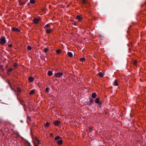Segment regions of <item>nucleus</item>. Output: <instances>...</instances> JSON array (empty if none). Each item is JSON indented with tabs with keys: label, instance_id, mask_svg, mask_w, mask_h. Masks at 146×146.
<instances>
[{
	"label": "nucleus",
	"instance_id": "f257e3e1",
	"mask_svg": "<svg viewBox=\"0 0 146 146\" xmlns=\"http://www.w3.org/2000/svg\"><path fill=\"white\" fill-rule=\"evenodd\" d=\"M11 29L13 32L15 33H18L20 32V30L17 28L13 27Z\"/></svg>",
	"mask_w": 146,
	"mask_h": 146
},
{
	"label": "nucleus",
	"instance_id": "f03ea898",
	"mask_svg": "<svg viewBox=\"0 0 146 146\" xmlns=\"http://www.w3.org/2000/svg\"><path fill=\"white\" fill-rule=\"evenodd\" d=\"M40 21V19L36 18H35L33 20L34 23L36 24H38L39 23Z\"/></svg>",
	"mask_w": 146,
	"mask_h": 146
},
{
	"label": "nucleus",
	"instance_id": "7ed1b4c3",
	"mask_svg": "<svg viewBox=\"0 0 146 146\" xmlns=\"http://www.w3.org/2000/svg\"><path fill=\"white\" fill-rule=\"evenodd\" d=\"M6 42V40L5 37H2L1 39L0 44L2 45H3Z\"/></svg>",
	"mask_w": 146,
	"mask_h": 146
},
{
	"label": "nucleus",
	"instance_id": "20e7f679",
	"mask_svg": "<svg viewBox=\"0 0 146 146\" xmlns=\"http://www.w3.org/2000/svg\"><path fill=\"white\" fill-rule=\"evenodd\" d=\"M45 30L46 33L47 34H49L52 32V28H51L48 29H45Z\"/></svg>",
	"mask_w": 146,
	"mask_h": 146
},
{
	"label": "nucleus",
	"instance_id": "39448f33",
	"mask_svg": "<svg viewBox=\"0 0 146 146\" xmlns=\"http://www.w3.org/2000/svg\"><path fill=\"white\" fill-rule=\"evenodd\" d=\"M55 74L56 77L58 78L61 77L63 74L62 73L58 72L55 73Z\"/></svg>",
	"mask_w": 146,
	"mask_h": 146
},
{
	"label": "nucleus",
	"instance_id": "423d86ee",
	"mask_svg": "<svg viewBox=\"0 0 146 146\" xmlns=\"http://www.w3.org/2000/svg\"><path fill=\"white\" fill-rule=\"evenodd\" d=\"M54 124L57 126H58L60 124V122L58 120H56L54 122Z\"/></svg>",
	"mask_w": 146,
	"mask_h": 146
},
{
	"label": "nucleus",
	"instance_id": "0eeeda50",
	"mask_svg": "<svg viewBox=\"0 0 146 146\" xmlns=\"http://www.w3.org/2000/svg\"><path fill=\"white\" fill-rule=\"evenodd\" d=\"M51 28L50 25L49 24H47L45 25L44 27V29H48Z\"/></svg>",
	"mask_w": 146,
	"mask_h": 146
},
{
	"label": "nucleus",
	"instance_id": "6e6552de",
	"mask_svg": "<svg viewBox=\"0 0 146 146\" xmlns=\"http://www.w3.org/2000/svg\"><path fill=\"white\" fill-rule=\"evenodd\" d=\"M76 18L80 21L83 18L82 17L80 16L77 15L76 17Z\"/></svg>",
	"mask_w": 146,
	"mask_h": 146
},
{
	"label": "nucleus",
	"instance_id": "1a4fd4ad",
	"mask_svg": "<svg viewBox=\"0 0 146 146\" xmlns=\"http://www.w3.org/2000/svg\"><path fill=\"white\" fill-rule=\"evenodd\" d=\"M29 81L30 82H32L34 80V78L33 77H30L29 78Z\"/></svg>",
	"mask_w": 146,
	"mask_h": 146
},
{
	"label": "nucleus",
	"instance_id": "9d476101",
	"mask_svg": "<svg viewBox=\"0 0 146 146\" xmlns=\"http://www.w3.org/2000/svg\"><path fill=\"white\" fill-rule=\"evenodd\" d=\"M57 143L58 145H61L62 143V139H60L57 141Z\"/></svg>",
	"mask_w": 146,
	"mask_h": 146
},
{
	"label": "nucleus",
	"instance_id": "9b49d317",
	"mask_svg": "<svg viewBox=\"0 0 146 146\" xmlns=\"http://www.w3.org/2000/svg\"><path fill=\"white\" fill-rule=\"evenodd\" d=\"M4 68L3 66L0 65V71H4Z\"/></svg>",
	"mask_w": 146,
	"mask_h": 146
},
{
	"label": "nucleus",
	"instance_id": "f8f14e48",
	"mask_svg": "<svg viewBox=\"0 0 146 146\" xmlns=\"http://www.w3.org/2000/svg\"><path fill=\"white\" fill-rule=\"evenodd\" d=\"M49 49L48 47L45 48L43 50V51L45 53Z\"/></svg>",
	"mask_w": 146,
	"mask_h": 146
},
{
	"label": "nucleus",
	"instance_id": "ddd939ff",
	"mask_svg": "<svg viewBox=\"0 0 146 146\" xmlns=\"http://www.w3.org/2000/svg\"><path fill=\"white\" fill-rule=\"evenodd\" d=\"M104 73L101 72H100L98 73V74L101 77H103L104 76Z\"/></svg>",
	"mask_w": 146,
	"mask_h": 146
},
{
	"label": "nucleus",
	"instance_id": "4468645a",
	"mask_svg": "<svg viewBox=\"0 0 146 146\" xmlns=\"http://www.w3.org/2000/svg\"><path fill=\"white\" fill-rule=\"evenodd\" d=\"M50 125V123L48 122H47L45 124L44 127H48Z\"/></svg>",
	"mask_w": 146,
	"mask_h": 146
},
{
	"label": "nucleus",
	"instance_id": "2eb2a0df",
	"mask_svg": "<svg viewBox=\"0 0 146 146\" xmlns=\"http://www.w3.org/2000/svg\"><path fill=\"white\" fill-rule=\"evenodd\" d=\"M67 54L70 57H72L73 56L72 53L70 52H68L67 53Z\"/></svg>",
	"mask_w": 146,
	"mask_h": 146
},
{
	"label": "nucleus",
	"instance_id": "dca6fc26",
	"mask_svg": "<svg viewBox=\"0 0 146 146\" xmlns=\"http://www.w3.org/2000/svg\"><path fill=\"white\" fill-rule=\"evenodd\" d=\"M19 4L22 5H24L25 4L26 2H22L21 1H20L19 2Z\"/></svg>",
	"mask_w": 146,
	"mask_h": 146
},
{
	"label": "nucleus",
	"instance_id": "f3484780",
	"mask_svg": "<svg viewBox=\"0 0 146 146\" xmlns=\"http://www.w3.org/2000/svg\"><path fill=\"white\" fill-rule=\"evenodd\" d=\"M53 74L52 72L51 71H49L48 73V74L49 76H51Z\"/></svg>",
	"mask_w": 146,
	"mask_h": 146
},
{
	"label": "nucleus",
	"instance_id": "a211bd4d",
	"mask_svg": "<svg viewBox=\"0 0 146 146\" xmlns=\"http://www.w3.org/2000/svg\"><path fill=\"white\" fill-rule=\"evenodd\" d=\"M96 96V94L95 93L92 94V96L93 98H95Z\"/></svg>",
	"mask_w": 146,
	"mask_h": 146
},
{
	"label": "nucleus",
	"instance_id": "6ab92c4d",
	"mask_svg": "<svg viewBox=\"0 0 146 146\" xmlns=\"http://www.w3.org/2000/svg\"><path fill=\"white\" fill-rule=\"evenodd\" d=\"M60 137L59 136H58L55 137V140L56 141H57V140H58L59 139H60Z\"/></svg>",
	"mask_w": 146,
	"mask_h": 146
},
{
	"label": "nucleus",
	"instance_id": "aec40b11",
	"mask_svg": "<svg viewBox=\"0 0 146 146\" xmlns=\"http://www.w3.org/2000/svg\"><path fill=\"white\" fill-rule=\"evenodd\" d=\"M35 91L34 90H32L29 93V94L30 95H32L33 94L35 93Z\"/></svg>",
	"mask_w": 146,
	"mask_h": 146
},
{
	"label": "nucleus",
	"instance_id": "412c9836",
	"mask_svg": "<svg viewBox=\"0 0 146 146\" xmlns=\"http://www.w3.org/2000/svg\"><path fill=\"white\" fill-rule=\"evenodd\" d=\"M114 85L116 86H118V84L117 83V80H115V81Z\"/></svg>",
	"mask_w": 146,
	"mask_h": 146
},
{
	"label": "nucleus",
	"instance_id": "4be33fe9",
	"mask_svg": "<svg viewBox=\"0 0 146 146\" xmlns=\"http://www.w3.org/2000/svg\"><path fill=\"white\" fill-rule=\"evenodd\" d=\"M82 4H85L87 3L86 0H82Z\"/></svg>",
	"mask_w": 146,
	"mask_h": 146
},
{
	"label": "nucleus",
	"instance_id": "5701e85b",
	"mask_svg": "<svg viewBox=\"0 0 146 146\" xmlns=\"http://www.w3.org/2000/svg\"><path fill=\"white\" fill-rule=\"evenodd\" d=\"M30 3L32 4H34L35 3V0H30Z\"/></svg>",
	"mask_w": 146,
	"mask_h": 146
},
{
	"label": "nucleus",
	"instance_id": "b1692460",
	"mask_svg": "<svg viewBox=\"0 0 146 146\" xmlns=\"http://www.w3.org/2000/svg\"><path fill=\"white\" fill-rule=\"evenodd\" d=\"M99 99L98 98H97L95 101V102L96 103H98L99 102Z\"/></svg>",
	"mask_w": 146,
	"mask_h": 146
},
{
	"label": "nucleus",
	"instance_id": "393cba45",
	"mask_svg": "<svg viewBox=\"0 0 146 146\" xmlns=\"http://www.w3.org/2000/svg\"><path fill=\"white\" fill-rule=\"evenodd\" d=\"M61 52V50L60 49H58L56 50V52L57 54H59Z\"/></svg>",
	"mask_w": 146,
	"mask_h": 146
},
{
	"label": "nucleus",
	"instance_id": "a878e982",
	"mask_svg": "<svg viewBox=\"0 0 146 146\" xmlns=\"http://www.w3.org/2000/svg\"><path fill=\"white\" fill-rule=\"evenodd\" d=\"M80 60L81 61H84L85 60V58H81Z\"/></svg>",
	"mask_w": 146,
	"mask_h": 146
},
{
	"label": "nucleus",
	"instance_id": "bb28decb",
	"mask_svg": "<svg viewBox=\"0 0 146 146\" xmlns=\"http://www.w3.org/2000/svg\"><path fill=\"white\" fill-rule=\"evenodd\" d=\"M13 70V68H11L10 69H9V70H8V72H7V74H9V72H10L12 70Z\"/></svg>",
	"mask_w": 146,
	"mask_h": 146
},
{
	"label": "nucleus",
	"instance_id": "cd10ccee",
	"mask_svg": "<svg viewBox=\"0 0 146 146\" xmlns=\"http://www.w3.org/2000/svg\"><path fill=\"white\" fill-rule=\"evenodd\" d=\"M18 64L15 63L13 64V66L15 68L16 67L18 66Z\"/></svg>",
	"mask_w": 146,
	"mask_h": 146
},
{
	"label": "nucleus",
	"instance_id": "c85d7f7f",
	"mask_svg": "<svg viewBox=\"0 0 146 146\" xmlns=\"http://www.w3.org/2000/svg\"><path fill=\"white\" fill-rule=\"evenodd\" d=\"M27 48L28 50H30L31 49V47L30 46H29L27 47Z\"/></svg>",
	"mask_w": 146,
	"mask_h": 146
},
{
	"label": "nucleus",
	"instance_id": "c756f323",
	"mask_svg": "<svg viewBox=\"0 0 146 146\" xmlns=\"http://www.w3.org/2000/svg\"><path fill=\"white\" fill-rule=\"evenodd\" d=\"M49 88H46V91L47 92H49Z\"/></svg>",
	"mask_w": 146,
	"mask_h": 146
},
{
	"label": "nucleus",
	"instance_id": "7c9ffc66",
	"mask_svg": "<svg viewBox=\"0 0 146 146\" xmlns=\"http://www.w3.org/2000/svg\"><path fill=\"white\" fill-rule=\"evenodd\" d=\"M17 90L18 92H21V90L19 88H18L17 89Z\"/></svg>",
	"mask_w": 146,
	"mask_h": 146
},
{
	"label": "nucleus",
	"instance_id": "2f4dec72",
	"mask_svg": "<svg viewBox=\"0 0 146 146\" xmlns=\"http://www.w3.org/2000/svg\"><path fill=\"white\" fill-rule=\"evenodd\" d=\"M137 63V61L136 60H135L133 62V64L134 65H136Z\"/></svg>",
	"mask_w": 146,
	"mask_h": 146
},
{
	"label": "nucleus",
	"instance_id": "473e14b6",
	"mask_svg": "<svg viewBox=\"0 0 146 146\" xmlns=\"http://www.w3.org/2000/svg\"><path fill=\"white\" fill-rule=\"evenodd\" d=\"M9 46L10 47H11L12 46V45L11 44H10L9 45Z\"/></svg>",
	"mask_w": 146,
	"mask_h": 146
},
{
	"label": "nucleus",
	"instance_id": "72a5a7b5",
	"mask_svg": "<svg viewBox=\"0 0 146 146\" xmlns=\"http://www.w3.org/2000/svg\"><path fill=\"white\" fill-rule=\"evenodd\" d=\"M93 102V99H91L90 100V102Z\"/></svg>",
	"mask_w": 146,
	"mask_h": 146
},
{
	"label": "nucleus",
	"instance_id": "f704fd0d",
	"mask_svg": "<svg viewBox=\"0 0 146 146\" xmlns=\"http://www.w3.org/2000/svg\"><path fill=\"white\" fill-rule=\"evenodd\" d=\"M37 140L38 141V144H39L40 143L39 140L38 139H37Z\"/></svg>",
	"mask_w": 146,
	"mask_h": 146
},
{
	"label": "nucleus",
	"instance_id": "c9c22d12",
	"mask_svg": "<svg viewBox=\"0 0 146 146\" xmlns=\"http://www.w3.org/2000/svg\"><path fill=\"white\" fill-rule=\"evenodd\" d=\"M50 135L51 136H53V134L52 133H51V134H50Z\"/></svg>",
	"mask_w": 146,
	"mask_h": 146
},
{
	"label": "nucleus",
	"instance_id": "e433bc0d",
	"mask_svg": "<svg viewBox=\"0 0 146 146\" xmlns=\"http://www.w3.org/2000/svg\"><path fill=\"white\" fill-rule=\"evenodd\" d=\"M74 25H76V23H74Z\"/></svg>",
	"mask_w": 146,
	"mask_h": 146
},
{
	"label": "nucleus",
	"instance_id": "4c0bfd02",
	"mask_svg": "<svg viewBox=\"0 0 146 146\" xmlns=\"http://www.w3.org/2000/svg\"><path fill=\"white\" fill-rule=\"evenodd\" d=\"M143 4H142V5H141V7H142V6H143Z\"/></svg>",
	"mask_w": 146,
	"mask_h": 146
},
{
	"label": "nucleus",
	"instance_id": "58836bf2",
	"mask_svg": "<svg viewBox=\"0 0 146 146\" xmlns=\"http://www.w3.org/2000/svg\"><path fill=\"white\" fill-rule=\"evenodd\" d=\"M35 146H38L36 145H35Z\"/></svg>",
	"mask_w": 146,
	"mask_h": 146
}]
</instances>
